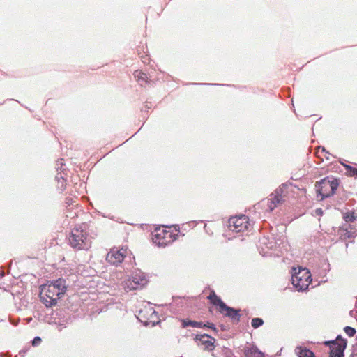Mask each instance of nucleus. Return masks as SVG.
<instances>
[{"label": "nucleus", "mask_w": 357, "mask_h": 357, "mask_svg": "<svg viewBox=\"0 0 357 357\" xmlns=\"http://www.w3.org/2000/svg\"><path fill=\"white\" fill-rule=\"evenodd\" d=\"M58 188L60 191H63L66 188V181L65 179H63V181H61L60 183H58Z\"/></svg>", "instance_id": "obj_23"}, {"label": "nucleus", "mask_w": 357, "mask_h": 357, "mask_svg": "<svg viewBox=\"0 0 357 357\" xmlns=\"http://www.w3.org/2000/svg\"><path fill=\"white\" fill-rule=\"evenodd\" d=\"M67 288L66 281L59 278L51 284L42 288L40 298L47 307H52L57 303L59 298L64 295Z\"/></svg>", "instance_id": "obj_1"}, {"label": "nucleus", "mask_w": 357, "mask_h": 357, "mask_svg": "<svg viewBox=\"0 0 357 357\" xmlns=\"http://www.w3.org/2000/svg\"><path fill=\"white\" fill-rule=\"evenodd\" d=\"M59 331H61V327H59Z\"/></svg>", "instance_id": "obj_31"}, {"label": "nucleus", "mask_w": 357, "mask_h": 357, "mask_svg": "<svg viewBox=\"0 0 357 357\" xmlns=\"http://www.w3.org/2000/svg\"><path fill=\"white\" fill-rule=\"evenodd\" d=\"M294 273H292L291 281L292 284L298 291H303L307 289L311 283V274L307 268H298V271L296 272V268H294Z\"/></svg>", "instance_id": "obj_4"}, {"label": "nucleus", "mask_w": 357, "mask_h": 357, "mask_svg": "<svg viewBox=\"0 0 357 357\" xmlns=\"http://www.w3.org/2000/svg\"><path fill=\"white\" fill-rule=\"evenodd\" d=\"M153 241L159 247H165L173 241L172 233L165 229H156L153 234Z\"/></svg>", "instance_id": "obj_7"}, {"label": "nucleus", "mask_w": 357, "mask_h": 357, "mask_svg": "<svg viewBox=\"0 0 357 357\" xmlns=\"http://www.w3.org/2000/svg\"><path fill=\"white\" fill-rule=\"evenodd\" d=\"M338 186V182L335 178L328 177L321 179L315 185L317 197L321 200L334 195Z\"/></svg>", "instance_id": "obj_3"}, {"label": "nucleus", "mask_w": 357, "mask_h": 357, "mask_svg": "<svg viewBox=\"0 0 357 357\" xmlns=\"http://www.w3.org/2000/svg\"><path fill=\"white\" fill-rule=\"evenodd\" d=\"M322 213H323V211H322V210L321 208L316 209V213L317 215H322Z\"/></svg>", "instance_id": "obj_27"}, {"label": "nucleus", "mask_w": 357, "mask_h": 357, "mask_svg": "<svg viewBox=\"0 0 357 357\" xmlns=\"http://www.w3.org/2000/svg\"><path fill=\"white\" fill-rule=\"evenodd\" d=\"M344 331L349 337H353L356 334V329L351 326H345Z\"/></svg>", "instance_id": "obj_21"}, {"label": "nucleus", "mask_w": 357, "mask_h": 357, "mask_svg": "<svg viewBox=\"0 0 357 357\" xmlns=\"http://www.w3.org/2000/svg\"><path fill=\"white\" fill-rule=\"evenodd\" d=\"M196 339L199 340L208 349H213L214 338L206 334L197 335Z\"/></svg>", "instance_id": "obj_13"}, {"label": "nucleus", "mask_w": 357, "mask_h": 357, "mask_svg": "<svg viewBox=\"0 0 357 357\" xmlns=\"http://www.w3.org/2000/svg\"><path fill=\"white\" fill-rule=\"evenodd\" d=\"M296 352L298 357H316L312 351L305 348L296 347Z\"/></svg>", "instance_id": "obj_18"}, {"label": "nucleus", "mask_w": 357, "mask_h": 357, "mask_svg": "<svg viewBox=\"0 0 357 357\" xmlns=\"http://www.w3.org/2000/svg\"><path fill=\"white\" fill-rule=\"evenodd\" d=\"M219 312L224 316L229 317L232 321L238 323L240 321L241 314L240 310H237L225 305Z\"/></svg>", "instance_id": "obj_12"}, {"label": "nucleus", "mask_w": 357, "mask_h": 357, "mask_svg": "<svg viewBox=\"0 0 357 357\" xmlns=\"http://www.w3.org/2000/svg\"><path fill=\"white\" fill-rule=\"evenodd\" d=\"M147 282L146 274L141 271H136L132 273L130 279L124 282L123 288L127 291L137 289L144 287Z\"/></svg>", "instance_id": "obj_6"}, {"label": "nucleus", "mask_w": 357, "mask_h": 357, "mask_svg": "<svg viewBox=\"0 0 357 357\" xmlns=\"http://www.w3.org/2000/svg\"><path fill=\"white\" fill-rule=\"evenodd\" d=\"M342 165L345 167L347 170V174L350 176H357V168L353 167L349 165H345L342 163Z\"/></svg>", "instance_id": "obj_19"}, {"label": "nucleus", "mask_w": 357, "mask_h": 357, "mask_svg": "<svg viewBox=\"0 0 357 357\" xmlns=\"http://www.w3.org/2000/svg\"><path fill=\"white\" fill-rule=\"evenodd\" d=\"M206 326V324H203L200 321H191L188 319H183L182 320V326L183 328H187L189 326L193 328H204Z\"/></svg>", "instance_id": "obj_16"}, {"label": "nucleus", "mask_w": 357, "mask_h": 357, "mask_svg": "<svg viewBox=\"0 0 357 357\" xmlns=\"http://www.w3.org/2000/svg\"><path fill=\"white\" fill-rule=\"evenodd\" d=\"M330 343V357H344V351L347 347L346 340L338 335L336 340Z\"/></svg>", "instance_id": "obj_9"}, {"label": "nucleus", "mask_w": 357, "mask_h": 357, "mask_svg": "<svg viewBox=\"0 0 357 357\" xmlns=\"http://www.w3.org/2000/svg\"><path fill=\"white\" fill-rule=\"evenodd\" d=\"M73 199L72 198H66V204L67 205V206H70V205L73 204Z\"/></svg>", "instance_id": "obj_25"}, {"label": "nucleus", "mask_w": 357, "mask_h": 357, "mask_svg": "<svg viewBox=\"0 0 357 357\" xmlns=\"http://www.w3.org/2000/svg\"><path fill=\"white\" fill-rule=\"evenodd\" d=\"M126 250L124 249L117 250L112 249L106 257V260L111 264L118 266L123 261L126 255Z\"/></svg>", "instance_id": "obj_10"}, {"label": "nucleus", "mask_w": 357, "mask_h": 357, "mask_svg": "<svg viewBox=\"0 0 357 357\" xmlns=\"http://www.w3.org/2000/svg\"><path fill=\"white\" fill-rule=\"evenodd\" d=\"M244 354L245 357H264V354L255 346L245 348Z\"/></svg>", "instance_id": "obj_14"}, {"label": "nucleus", "mask_w": 357, "mask_h": 357, "mask_svg": "<svg viewBox=\"0 0 357 357\" xmlns=\"http://www.w3.org/2000/svg\"><path fill=\"white\" fill-rule=\"evenodd\" d=\"M264 321L261 318H253L251 321V325L254 328H257L262 326Z\"/></svg>", "instance_id": "obj_20"}, {"label": "nucleus", "mask_w": 357, "mask_h": 357, "mask_svg": "<svg viewBox=\"0 0 357 357\" xmlns=\"http://www.w3.org/2000/svg\"><path fill=\"white\" fill-rule=\"evenodd\" d=\"M62 161H63V159L58 160L56 165L59 166V165H61V166H62L63 165Z\"/></svg>", "instance_id": "obj_29"}, {"label": "nucleus", "mask_w": 357, "mask_h": 357, "mask_svg": "<svg viewBox=\"0 0 357 357\" xmlns=\"http://www.w3.org/2000/svg\"><path fill=\"white\" fill-rule=\"evenodd\" d=\"M249 225L248 217L245 215L232 217L229 220V228L233 232L244 231Z\"/></svg>", "instance_id": "obj_8"}, {"label": "nucleus", "mask_w": 357, "mask_h": 357, "mask_svg": "<svg viewBox=\"0 0 357 357\" xmlns=\"http://www.w3.org/2000/svg\"><path fill=\"white\" fill-rule=\"evenodd\" d=\"M205 327H208L213 329V331H216L215 325L213 324H208V325H206Z\"/></svg>", "instance_id": "obj_26"}, {"label": "nucleus", "mask_w": 357, "mask_h": 357, "mask_svg": "<svg viewBox=\"0 0 357 357\" xmlns=\"http://www.w3.org/2000/svg\"><path fill=\"white\" fill-rule=\"evenodd\" d=\"M41 341H42V340L40 337H38V336L35 337L33 338V340H32V345L33 347L38 346L40 344Z\"/></svg>", "instance_id": "obj_22"}, {"label": "nucleus", "mask_w": 357, "mask_h": 357, "mask_svg": "<svg viewBox=\"0 0 357 357\" xmlns=\"http://www.w3.org/2000/svg\"><path fill=\"white\" fill-rule=\"evenodd\" d=\"M4 276V273L3 271H0V278Z\"/></svg>", "instance_id": "obj_30"}, {"label": "nucleus", "mask_w": 357, "mask_h": 357, "mask_svg": "<svg viewBox=\"0 0 357 357\" xmlns=\"http://www.w3.org/2000/svg\"><path fill=\"white\" fill-rule=\"evenodd\" d=\"M321 149V151L322 152H325L326 154H329V153L326 150V149L324 147H319V149Z\"/></svg>", "instance_id": "obj_28"}, {"label": "nucleus", "mask_w": 357, "mask_h": 357, "mask_svg": "<svg viewBox=\"0 0 357 357\" xmlns=\"http://www.w3.org/2000/svg\"><path fill=\"white\" fill-rule=\"evenodd\" d=\"M68 243L75 250H88L91 245V241L86 231L79 228L72 229L68 236Z\"/></svg>", "instance_id": "obj_2"}, {"label": "nucleus", "mask_w": 357, "mask_h": 357, "mask_svg": "<svg viewBox=\"0 0 357 357\" xmlns=\"http://www.w3.org/2000/svg\"><path fill=\"white\" fill-rule=\"evenodd\" d=\"M56 178L57 179L59 183H60L61 181H63V179H64L61 172L57 174V175L56 176Z\"/></svg>", "instance_id": "obj_24"}, {"label": "nucleus", "mask_w": 357, "mask_h": 357, "mask_svg": "<svg viewBox=\"0 0 357 357\" xmlns=\"http://www.w3.org/2000/svg\"><path fill=\"white\" fill-rule=\"evenodd\" d=\"M133 75L135 78L137 79V81L141 86L147 82L148 77L146 73L142 71L135 70Z\"/></svg>", "instance_id": "obj_17"}, {"label": "nucleus", "mask_w": 357, "mask_h": 357, "mask_svg": "<svg viewBox=\"0 0 357 357\" xmlns=\"http://www.w3.org/2000/svg\"><path fill=\"white\" fill-rule=\"evenodd\" d=\"M343 219L346 223L342 227L343 233L342 236L344 239L353 238L356 236L355 221L357 220V213L354 211H347L343 213Z\"/></svg>", "instance_id": "obj_5"}, {"label": "nucleus", "mask_w": 357, "mask_h": 357, "mask_svg": "<svg viewBox=\"0 0 357 357\" xmlns=\"http://www.w3.org/2000/svg\"><path fill=\"white\" fill-rule=\"evenodd\" d=\"M207 298L211 301V302L216 306H219L220 310H221L224 306H225V303L218 297L215 293L212 291L210 294L207 296Z\"/></svg>", "instance_id": "obj_15"}, {"label": "nucleus", "mask_w": 357, "mask_h": 357, "mask_svg": "<svg viewBox=\"0 0 357 357\" xmlns=\"http://www.w3.org/2000/svg\"><path fill=\"white\" fill-rule=\"evenodd\" d=\"M287 184H282L275 191L274 194L271 195V198L268 199L267 202V206L269 211H272L278 204L282 202V194L283 188H287Z\"/></svg>", "instance_id": "obj_11"}]
</instances>
